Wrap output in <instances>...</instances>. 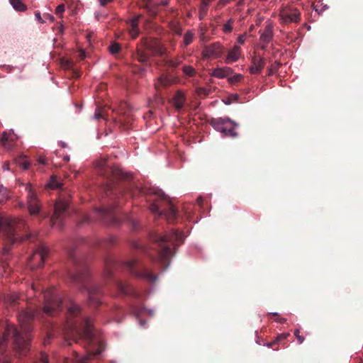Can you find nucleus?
Returning <instances> with one entry per match:
<instances>
[{
	"mask_svg": "<svg viewBox=\"0 0 363 363\" xmlns=\"http://www.w3.org/2000/svg\"><path fill=\"white\" fill-rule=\"evenodd\" d=\"M152 240L155 243V254L142 246V245L136 241L131 243L133 248L139 249L144 253L147 254L151 259L155 262L157 261L163 269H166L170 263L171 258L174 256L173 249L183 243L184 235L182 232L177 230H172L171 232L165 235L154 234Z\"/></svg>",
	"mask_w": 363,
	"mask_h": 363,
	"instance_id": "obj_5",
	"label": "nucleus"
},
{
	"mask_svg": "<svg viewBox=\"0 0 363 363\" xmlns=\"http://www.w3.org/2000/svg\"><path fill=\"white\" fill-rule=\"evenodd\" d=\"M241 54V48L238 45H234L233 48L228 52L225 62L230 64L236 62L240 58Z\"/></svg>",
	"mask_w": 363,
	"mask_h": 363,
	"instance_id": "obj_19",
	"label": "nucleus"
},
{
	"mask_svg": "<svg viewBox=\"0 0 363 363\" xmlns=\"http://www.w3.org/2000/svg\"><path fill=\"white\" fill-rule=\"evenodd\" d=\"M167 64L169 67L172 68H176L182 64V60L179 58L177 57L175 59L169 60Z\"/></svg>",
	"mask_w": 363,
	"mask_h": 363,
	"instance_id": "obj_37",
	"label": "nucleus"
},
{
	"mask_svg": "<svg viewBox=\"0 0 363 363\" xmlns=\"http://www.w3.org/2000/svg\"><path fill=\"white\" fill-rule=\"evenodd\" d=\"M233 73V69L230 67H218L212 70L210 75L218 79H223Z\"/></svg>",
	"mask_w": 363,
	"mask_h": 363,
	"instance_id": "obj_20",
	"label": "nucleus"
},
{
	"mask_svg": "<svg viewBox=\"0 0 363 363\" xmlns=\"http://www.w3.org/2000/svg\"><path fill=\"white\" fill-rule=\"evenodd\" d=\"M62 186V184L58 182L55 176L51 177L49 183L48 184V186L50 189H60Z\"/></svg>",
	"mask_w": 363,
	"mask_h": 363,
	"instance_id": "obj_31",
	"label": "nucleus"
},
{
	"mask_svg": "<svg viewBox=\"0 0 363 363\" xmlns=\"http://www.w3.org/2000/svg\"><path fill=\"white\" fill-rule=\"evenodd\" d=\"M116 238L113 236H110L107 239L105 240L104 245L111 246V245H114L116 243Z\"/></svg>",
	"mask_w": 363,
	"mask_h": 363,
	"instance_id": "obj_41",
	"label": "nucleus"
},
{
	"mask_svg": "<svg viewBox=\"0 0 363 363\" xmlns=\"http://www.w3.org/2000/svg\"><path fill=\"white\" fill-rule=\"evenodd\" d=\"M209 5L206 3H201L199 9V18L200 20H203L207 15Z\"/></svg>",
	"mask_w": 363,
	"mask_h": 363,
	"instance_id": "obj_28",
	"label": "nucleus"
},
{
	"mask_svg": "<svg viewBox=\"0 0 363 363\" xmlns=\"http://www.w3.org/2000/svg\"><path fill=\"white\" fill-rule=\"evenodd\" d=\"M289 336V333H283L279 335H278L276 338V340L272 342H269L267 344V346L269 347H272L275 344H277L278 342L284 340L287 338V337Z\"/></svg>",
	"mask_w": 363,
	"mask_h": 363,
	"instance_id": "obj_34",
	"label": "nucleus"
},
{
	"mask_svg": "<svg viewBox=\"0 0 363 363\" xmlns=\"http://www.w3.org/2000/svg\"><path fill=\"white\" fill-rule=\"evenodd\" d=\"M202 201H203V200H202V199H201V198H199V199H197V202H198V203H199V205H201Z\"/></svg>",
	"mask_w": 363,
	"mask_h": 363,
	"instance_id": "obj_55",
	"label": "nucleus"
},
{
	"mask_svg": "<svg viewBox=\"0 0 363 363\" xmlns=\"http://www.w3.org/2000/svg\"><path fill=\"white\" fill-rule=\"evenodd\" d=\"M211 125L215 130L222 133L225 137L235 138L238 135L237 132L235 130V123L228 118L212 119Z\"/></svg>",
	"mask_w": 363,
	"mask_h": 363,
	"instance_id": "obj_9",
	"label": "nucleus"
},
{
	"mask_svg": "<svg viewBox=\"0 0 363 363\" xmlns=\"http://www.w3.org/2000/svg\"><path fill=\"white\" fill-rule=\"evenodd\" d=\"M118 114L123 116L125 118L123 121L120 119L121 122L129 123L130 121V106L126 101H121L118 106Z\"/></svg>",
	"mask_w": 363,
	"mask_h": 363,
	"instance_id": "obj_16",
	"label": "nucleus"
},
{
	"mask_svg": "<svg viewBox=\"0 0 363 363\" xmlns=\"http://www.w3.org/2000/svg\"><path fill=\"white\" fill-rule=\"evenodd\" d=\"M3 169L4 170H9V164L8 162H5L4 164H3Z\"/></svg>",
	"mask_w": 363,
	"mask_h": 363,
	"instance_id": "obj_52",
	"label": "nucleus"
},
{
	"mask_svg": "<svg viewBox=\"0 0 363 363\" xmlns=\"http://www.w3.org/2000/svg\"><path fill=\"white\" fill-rule=\"evenodd\" d=\"M273 38V26L269 23L265 26L260 35V41L268 44Z\"/></svg>",
	"mask_w": 363,
	"mask_h": 363,
	"instance_id": "obj_22",
	"label": "nucleus"
},
{
	"mask_svg": "<svg viewBox=\"0 0 363 363\" xmlns=\"http://www.w3.org/2000/svg\"><path fill=\"white\" fill-rule=\"evenodd\" d=\"M273 73H274V69L273 68L269 69L268 75H272V74H273Z\"/></svg>",
	"mask_w": 363,
	"mask_h": 363,
	"instance_id": "obj_54",
	"label": "nucleus"
},
{
	"mask_svg": "<svg viewBox=\"0 0 363 363\" xmlns=\"http://www.w3.org/2000/svg\"><path fill=\"white\" fill-rule=\"evenodd\" d=\"M294 335L296 336L299 344H302L303 342L305 339H304V337H303L300 335L299 329H296L294 330Z\"/></svg>",
	"mask_w": 363,
	"mask_h": 363,
	"instance_id": "obj_40",
	"label": "nucleus"
},
{
	"mask_svg": "<svg viewBox=\"0 0 363 363\" xmlns=\"http://www.w3.org/2000/svg\"><path fill=\"white\" fill-rule=\"evenodd\" d=\"M98 168V173L107 179L104 186L106 196L116 203L97 209L104 223L118 225L120 219L115 211L116 206L122 203L123 198L133 197L136 192L145 196L150 211L158 217L164 216L169 223H173L177 219V209L162 191L143 189L133 190L130 184L132 176L123 172L118 167L109 165L106 160L99 162Z\"/></svg>",
	"mask_w": 363,
	"mask_h": 363,
	"instance_id": "obj_1",
	"label": "nucleus"
},
{
	"mask_svg": "<svg viewBox=\"0 0 363 363\" xmlns=\"http://www.w3.org/2000/svg\"><path fill=\"white\" fill-rule=\"evenodd\" d=\"M68 257L72 265L67 271L69 281L77 285L81 291H87L90 306H99L101 303L103 291L101 286L97 284L89 285V272L86 262L73 250L68 252Z\"/></svg>",
	"mask_w": 363,
	"mask_h": 363,
	"instance_id": "obj_4",
	"label": "nucleus"
},
{
	"mask_svg": "<svg viewBox=\"0 0 363 363\" xmlns=\"http://www.w3.org/2000/svg\"><path fill=\"white\" fill-rule=\"evenodd\" d=\"M246 37L245 35H240L238 38V43L239 44H243L245 41Z\"/></svg>",
	"mask_w": 363,
	"mask_h": 363,
	"instance_id": "obj_46",
	"label": "nucleus"
},
{
	"mask_svg": "<svg viewBox=\"0 0 363 363\" xmlns=\"http://www.w3.org/2000/svg\"><path fill=\"white\" fill-rule=\"evenodd\" d=\"M113 0H99L100 5L102 6H105L108 4L112 2Z\"/></svg>",
	"mask_w": 363,
	"mask_h": 363,
	"instance_id": "obj_47",
	"label": "nucleus"
},
{
	"mask_svg": "<svg viewBox=\"0 0 363 363\" xmlns=\"http://www.w3.org/2000/svg\"><path fill=\"white\" fill-rule=\"evenodd\" d=\"M9 1L16 11H24L26 10V6L23 4L21 0H9Z\"/></svg>",
	"mask_w": 363,
	"mask_h": 363,
	"instance_id": "obj_27",
	"label": "nucleus"
},
{
	"mask_svg": "<svg viewBox=\"0 0 363 363\" xmlns=\"http://www.w3.org/2000/svg\"><path fill=\"white\" fill-rule=\"evenodd\" d=\"M38 162L39 164H45V159L43 157H40L38 160Z\"/></svg>",
	"mask_w": 363,
	"mask_h": 363,
	"instance_id": "obj_51",
	"label": "nucleus"
},
{
	"mask_svg": "<svg viewBox=\"0 0 363 363\" xmlns=\"http://www.w3.org/2000/svg\"><path fill=\"white\" fill-rule=\"evenodd\" d=\"M140 18L141 15H138L128 21L130 26L129 34L133 39H135L139 35L140 30L138 28V21Z\"/></svg>",
	"mask_w": 363,
	"mask_h": 363,
	"instance_id": "obj_18",
	"label": "nucleus"
},
{
	"mask_svg": "<svg viewBox=\"0 0 363 363\" xmlns=\"http://www.w3.org/2000/svg\"><path fill=\"white\" fill-rule=\"evenodd\" d=\"M28 226L22 219H14L6 217H0V236L4 237L10 243H13L18 239L21 240H31L34 236L30 233L25 236H20L18 231H27Z\"/></svg>",
	"mask_w": 363,
	"mask_h": 363,
	"instance_id": "obj_6",
	"label": "nucleus"
},
{
	"mask_svg": "<svg viewBox=\"0 0 363 363\" xmlns=\"http://www.w3.org/2000/svg\"><path fill=\"white\" fill-rule=\"evenodd\" d=\"M32 288L33 291H35L37 289L35 284H33Z\"/></svg>",
	"mask_w": 363,
	"mask_h": 363,
	"instance_id": "obj_56",
	"label": "nucleus"
},
{
	"mask_svg": "<svg viewBox=\"0 0 363 363\" xmlns=\"http://www.w3.org/2000/svg\"><path fill=\"white\" fill-rule=\"evenodd\" d=\"M35 17L36 18L38 19V21L40 23H43L44 21H43L41 16H40V13L39 12L38 13H35Z\"/></svg>",
	"mask_w": 363,
	"mask_h": 363,
	"instance_id": "obj_49",
	"label": "nucleus"
},
{
	"mask_svg": "<svg viewBox=\"0 0 363 363\" xmlns=\"http://www.w3.org/2000/svg\"><path fill=\"white\" fill-rule=\"evenodd\" d=\"M27 191V203L29 212L31 215L38 214L40 209V205L37 197L36 193L34 191L30 184H20Z\"/></svg>",
	"mask_w": 363,
	"mask_h": 363,
	"instance_id": "obj_12",
	"label": "nucleus"
},
{
	"mask_svg": "<svg viewBox=\"0 0 363 363\" xmlns=\"http://www.w3.org/2000/svg\"><path fill=\"white\" fill-rule=\"evenodd\" d=\"M150 50V46L146 40H143L140 45H138L134 57L140 62L147 64L149 61Z\"/></svg>",
	"mask_w": 363,
	"mask_h": 363,
	"instance_id": "obj_14",
	"label": "nucleus"
},
{
	"mask_svg": "<svg viewBox=\"0 0 363 363\" xmlns=\"http://www.w3.org/2000/svg\"><path fill=\"white\" fill-rule=\"evenodd\" d=\"M79 57L80 60H83L85 57V52L84 50H81L79 52Z\"/></svg>",
	"mask_w": 363,
	"mask_h": 363,
	"instance_id": "obj_48",
	"label": "nucleus"
},
{
	"mask_svg": "<svg viewBox=\"0 0 363 363\" xmlns=\"http://www.w3.org/2000/svg\"><path fill=\"white\" fill-rule=\"evenodd\" d=\"M124 267L135 277L145 280L148 282H155L157 276L152 273L150 270L146 268L143 263L137 259H132L126 261L123 264Z\"/></svg>",
	"mask_w": 363,
	"mask_h": 363,
	"instance_id": "obj_7",
	"label": "nucleus"
},
{
	"mask_svg": "<svg viewBox=\"0 0 363 363\" xmlns=\"http://www.w3.org/2000/svg\"><path fill=\"white\" fill-rule=\"evenodd\" d=\"M116 286L118 291L123 294H132L133 293V288L127 283L121 281H117Z\"/></svg>",
	"mask_w": 363,
	"mask_h": 363,
	"instance_id": "obj_23",
	"label": "nucleus"
},
{
	"mask_svg": "<svg viewBox=\"0 0 363 363\" xmlns=\"http://www.w3.org/2000/svg\"><path fill=\"white\" fill-rule=\"evenodd\" d=\"M65 339L82 343L86 348V355L79 356L74 352L72 358H65L60 363H89V360L96 357L104 350L103 342L95 335L92 320L81 315L79 305L71 302L67 306V323L64 328ZM34 363H50L48 355L41 352Z\"/></svg>",
	"mask_w": 363,
	"mask_h": 363,
	"instance_id": "obj_3",
	"label": "nucleus"
},
{
	"mask_svg": "<svg viewBox=\"0 0 363 363\" xmlns=\"http://www.w3.org/2000/svg\"><path fill=\"white\" fill-rule=\"evenodd\" d=\"M243 78L242 75L238 74L228 78V82L231 84H235L240 82Z\"/></svg>",
	"mask_w": 363,
	"mask_h": 363,
	"instance_id": "obj_38",
	"label": "nucleus"
},
{
	"mask_svg": "<svg viewBox=\"0 0 363 363\" xmlns=\"http://www.w3.org/2000/svg\"><path fill=\"white\" fill-rule=\"evenodd\" d=\"M212 1L213 0H201V3H206L207 5H209Z\"/></svg>",
	"mask_w": 363,
	"mask_h": 363,
	"instance_id": "obj_53",
	"label": "nucleus"
},
{
	"mask_svg": "<svg viewBox=\"0 0 363 363\" xmlns=\"http://www.w3.org/2000/svg\"><path fill=\"white\" fill-rule=\"evenodd\" d=\"M149 1H150V0H143V4L141 5V6L147 9L148 8V2Z\"/></svg>",
	"mask_w": 363,
	"mask_h": 363,
	"instance_id": "obj_50",
	"label": "nucleus"
},
{
	"mask_svg": "<svg viewBox=\"0 0 363 363\" xmlns=\"http://www.w3.org/2000/svg\"><path fill=\"white\" fill-rule=\"evenodd\" d=\"M44 305L42 308L22 311L18 320L21 329L6 324L2 337H0V363H11V357L5 353L9 345L16 357L26 355L29 350L31 323L34 318L42 319L44 315L55 316L62 308L63 301L57 289L52 287L43 291Z\"/></svg>",
	"mask_w": 363,
	"mask_h": 363,
	"instance_id": "obj_2",
	"label": "nucleus"
},
{
	"mask_svg": "<svg viewBox=\"0 0 363 363\" xmlns=\"http://www.w3.org/2000/svg\"><path fill=\"white\" fill-rule=\"evenodd\" d=\"M196 93L199 95L207 96V95H208L209 91L204 87H199L196 89Z\"/></svg>",
	"mask_w": 363,
	"mask_h": 363,
	"instance_id": "obj_42",
	"label": "nucleus"
},
{
	"mask_svg": "<svg viewBox=\"0 0 363 363\" xmlns=\"http://www.w3.org/2000/svg\"><path fill=\"white\" fill-rule=\"evenodd\" d=\"M105 263L106 269L104 272V276L106 278H111L113 273V268L117 265V263L115 260L112 259H107Z\"/></svg>",
	"mask_w": 363,
	"mask_h": 363,
	"instance_id": "obj_24",
	"label": "nucleus"
},
{
	"mask_svg": "<svg viewBox=\"0 0 363 363\" xmlns=\"http://www.w3.org/2000/svg\"><path fill=\"white\" fill-rule=\"evenodd\" d=\"M7 301H9L11 304H16L18 299V297L16 294L8 295L7 296Z\"/></svg>",
	"mask_w": 363,
	"mask_h": 363,
	"instance_id": "obj_39",
	"label": "nucleus"
},
{
	"mask_svg": "<svg viewBox=\"0 0 363 363\" xmlns=\"http://www.w3.org/2000/svg\"><path fill=\"white\" fill-rule=\"evenodd\" d=\"M48 250L43 244H39L32 255L29 257L28 264L31 269L42 267L48 255Z\"/></svg>",
	"mask_w": 363,
	"mask_h": 363,
	"instance_id": "obj_10",
	"label": "nucleus"
},
{
	"mask_svg": "<svg viewBox=\"0 0 363 363\" xmlns=\"http://www.w3.org/2000/svg\"><path fill=\"white\" fill-rule=\"evenodd\" d=\"M94 116L96 119H99L104 117V115L102 111L96 110L94 114Z\"/></svg>",
	"mask_w": 363,
	"mask_h": 363,
	"instance_id": "obj_45",
	"label": "nucleus"
},
{
	"mask_svg": "<svg viewBox=\"0 0 363 363\" xmlns=\"http://www.w3.org/2000/svg\"><path fill=\"white\" fill-rule=\"evenodd\" d=\"M10 198L9 191L6 188L0 185V203H4Z\"/></svg>",
	"mask_w": 363,
	"mask_h": 363,
	"instance_id": "obj_30",
	"label": "nucleus"
},
{
	"mask_svg": "<svg viewBox=\"0 0 363 363\" xmlns=\"http://www.w3.org/2000/svg\"><path fill=\"white\" fill-rule=\"evenodd\" d=\"M121 45L118 43H114L109 47V51L111 54L115 55L120 52Z\"/></svg>",
	"mask_w": 363,
	"mask_h": 363,
	"instance_id": "obj_36",
	"label": "nucleus"
},
{
	"mask_svg": "<svg viewBox=\"0 0 363 363\" xmlns=\"http://www.w3.org/2000/svg\"><path fill=\"white\" fill-rule=\"evenodd\" d=\"M223 51L224 49L221 44L218 42H216L206 46L202 51V55L206 58H218L222 56Z\"/></svg>",
	"mask_w": 363,
	"mask_h": 363,
	"instance_id": "obj_13",
	"label": "nucleus"
},
{
	"mask_svg": "<svg viewBox=\"0 0 363 363\" xmlns=\"http://www.w3.org/2000/svg\"><path fill=\"white\" fill-rule=\"evenodd\" d=\"M170 84V80L166 76H161L159 77L157 82L155 83V89L159 91L161 88L164 87Z\"/></svg>",
	"mask_w": 363,
	"mask_h": 363,
	"instance_id": "obj_26",
	"label": "nucleus"
},
{
	"mask_svg": "<svg viewBox=\"0 0 363 363\" xmlns=\"http://www.w3.org/2000/svg\"><path fill=\"white\" fill-rule=\"evenodd\" d=\"M11 247L9 245H6L1 251V256L0 258V262L2 268L4 269L5 272H9L11 270V267L8 263V259L9 257V251Z\"/></svg>",
	"mask_w": 363,
	"mask_h": 363,
	"instance_id": "obj_17",
	"label": "nucleus"
},
{
	"mask_svg": "<svg viewBox=\"0 0 363 363\" xmlns=\"http://www.w3.org/2000/svg\"><path fill=\"white\" fill-rule=\"evenodd\" d=\"M233 20L229 19L223 26V30L225 33H230L233 30Z\"/></svg>",
	"mask_w": 363,
	"mask_h": 363,
	"instance_id": "obj_35",
	"label": "nucleus"
},
{
	"mask_svg": "<svg viewBox=\"0 0 363 363\" xmlns=\"http://www.w3.org/2000/svg\"><path fill=\"white\" fill-rule=\"evenodd\" d=\"M140 72H144L145 71L144 68H140Z\"/></svg>",
	"mask_w": 363,
	"mask_h": 363,
	"instance_id": "obj_59",
	"label": "nucleus"
},
{
	"mask_svg": "<svg viewBox=\"0 0 363 363\" xmlns=\"http://www.w3.org/2000/svg\"><path fill=\"white\" fill-rule=\"evenodd\" d=\"M271 315L277 317L275 320L281 324H284L286 321V318L279 317V314L277 313H271Z\"/></svg>",
	"mask_w": 363,
	"mask_h": 363,
	"instance_id": "obj_44",
	"label": "nucleus"
},
{
	"mask_svg": "<svg viewBox=\"0 0 363 363\" xmlns=\"http://www.w3.org/2000/svg\"><path fill=\"white\" fill-rule=\"evenodd\" d=\"M65 11V5L64 4H60L57 6L55 9V13L57 15H61Z\"/></svg>",
	"mask_w": 363,
	"mask_h": 363,
	"instance_id": "obj_43",
	"label": "nucleus"
},
{
	"mask_svg": "<svg viewBox=\"0 0 363 363\" xmlns=\"http://www.w3.org/2000/svg\"><path fill=\"white\" fill-rule=\"evenodd\" d=\"M182 72L185 75H186L189 77H193L196 74V70L193 67H191L190 65L183 66Z\"/></svg>",
	"mask_w": 363,
	"mask_h": 363,
	"instance_id": "obj_29",
	"label": "nucleus"
},
{
	"mask_svg": "<svg viewBox=\"0 0 363 363\" xmlns=\"http://www.w3.org/2000/svg\"><path fill=\"white\" fill-rule=\"evenodd\" d=\"M16 162L24 169H29L30 163L28 161L25 157H20L16 160Z\"/></svg>",
	"mask_w": 363,
	"mask_h": 363,
	"instance_id": "obj_32",
	"label": "nucleus"
},
{
	"mask_svg": "<svg viewBox=\"0 0 363 363\" xmlns=\"http://www.w3.org/2000/svg\"><path fill=\"white\" fill-rule=\"evenodd\" d=\"M48 16L49 17V18H50V20L53 21V19H54L53 16H49V15H48Z\"/></svg>",
	"mask_w": 363,
	"mask_h": 363,
	"instance_id": "obj_58",
	"label": "nucleus"
},
{
	"mask_svg": "<svg viewBox=\"0 0 363 363\" xmlns=\"http://www.w3.org/2000/svg\"><path fill=\"white\" fill-rule=\"evenodd\" d=\"M193 38L194 33L191 31L186 32L184 35L183 40L184 46H188L189 45H190L193 41Z\"/></svg>",
	"mask_w": 363,
	"mask_h": 363,
	"instance_id": "obj_33",
	"label": "nucleus"
},
{
	"mask_svg": "<svg viewBox=\"0 0 363 363\" xmlns=\"http://www.w3.org/2000/svg\"><path fill=\"white\" fill-rule=\"evenodd\" d=\"M186 101V97L183 92L177 91L173 96L172 101L177 111H180L183 107Z\"/></svg>",
	"mask_w": 363,
	"mask_h": 363,
	"instance_id": "obj_21",
	"label": "nucleus"
},
{
	"mask_svg": "<svg viewBox=\"0 0 363 363\" xmlns=\"http://www.w3.org/2000/svg\"><path fill=\"white\" fill-rule=\"evenodd\" d=\"M64 159H65V161H69V157L68 156L65 157Z\"/></svg>",
	"mask_w": 363,
	"mask_h": 363,
	"instance_id": "obj_57",
	"label": "nucleus"
},
{
	"mask_svg": "<svg viewBox=\"0 0 363 363\" xmlns=\"http://www.w3.org/2000/svg\"><path fill=\"white\" fill-rule=\"evenodd\" d=\"M251 65L249 67L250 74H259L266 64V60L259 55H255L252 58Z\"/></svg>",
	"mask_w": 363,
	"mask_h": 363,
	"instance_id": "obj_15",
	"label": "nucleus"
},
{
	"mask_svg": "<svg viewBox=\"0 0 363 363\" xmlns=\"http://www.w3.org/2000/svg\"><path fill=\"white\" fill-rule=\"evenodd\" d=\"M69 206V199L67 198H60L55 202L54 207V213L50 219L52 226L61 228L63 225V220L68 214V208Z\"/></svg>",
	"mask_w": 363,
	"mask_h": 363,
	"instance_id": "obj_8",
	"label": "nucleus"
},
{
	"mask_svg": "<svg viewBox=\"0 0 363 363\" xmlns=\"http://www.w3.org/2000/svg\"><path fill=\"white\" fill-rule=\"evenodd\" d=\"M281 23L286 25L291 23H298L301 19L300 11L294 7L288 6L283 8L279 12Z\"/></svg>",
	"mask_w": 363,
	"mask_h": 363,
	"instance_id": "obj_11",
	"label": "nucleus"
},
{
	"mask_svg": "<svg viewBox=\"0 0 363 363\" xmlns=\"http://www.w3.org/2000/svg\"><path fill=\"white\" fill-rule=\"evenodd\" d=\"M13 139L10 138V136L6 133H4L1 135V142L2 145L8 149L10 150L13 147V143H12Z\"/></svg>",
	"mask_w": 363,
	"mask_h": 363,
	"instance_id": "obj_25",
	"label": "nucleus"
}]
</instances>
